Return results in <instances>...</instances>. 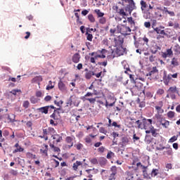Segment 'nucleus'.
Masks as SVG:
<instances>
[{"label": "nucleus", "instance_id": "1", "mask_svg": "<svg viewBox=\"0 0 180 180\" xmlns=\"http://www.w3.org/2000/svg\"><path fill=\"white\" fill-rule=\"evenodd\" d=\"M124 2L126 4H129L127 5L124 8H119V6L117 5L112 6V11H115V13H117V15H115V19L116 22H122V19H126L125 16H129V15H131V12L136 9V4L134 3V1L133 0H124ZM128 12V13H127ZM122 16V17H120Z\"/></svg>", "mask_w": 180, "mask_h": 180}, {"label": "nucleus", "instance_id": "2", "mask_svg": "<svg viewBox=\"0 0 180 180\" xmlns=\"http://www.w3.org/2000/svg\"><path fill=\"white\" fill-rule=\"evenodd\" d=\"M106 53H108V50L102 49L101 50L89 53L90 56H94L90 58V63L96 64V60H98V58H106Z\"/></svg>", "mask_w": 180, "mask_h": 180}, {"label": "nucleus", "instance_id": "3", "mask_svg": "<svg viewBox=\"0 0 180 180\" xmlns=\"http://www.w3.org/2000/svg\"><path fill=\"white\" fill-rule=\"evenodd\" d=\"M135 85L130 88L132 95L137 96L143 91V83L135 82Z\"/></svg>", "mask_w": 180, "mask_h": 180}, {"label": "nucleus", "instance_id": "4", "mask_svg": "<svg viewBox=\"0 0 180 180\" xmlns=\"http://www.w3.org/2000/svg\"><path fill=\"white\" fill-rule=\"evenodd\" d=\"M117 29L124 36H129L131 33V29L124 25H117Z\"/></svg>", "mask_w": 180, "mask_h": 180}, {"label": "nucleus", "instance_id": "5", "mask_svg": "<svg viewBox=\"0 0 180 180\" xmlns=\"http://www.w3.org/2000/svg\"><path fill=\"white\" fill-rule=\"evenodd\" d=\"M94 95H98V93L95 89L94 90V93L87 92L83 98L85 101H88L89 103L94 104L96 102V99H98V97L89 98V96H94Z\"/></svg>", "mask_w": 180, "mask_h": 180}, {"label": "nucleus", "instance_id": "6", "mask_svg": "<svg viewBox=\"0 0 180 180\" xmlns=\"http://www.w3.org/2000/svg\"><path fill=\"white\" fill-rule=\"evenodd\" d=\"M142 123H143V127L142 129L146 130H150V129H153L154 126H153V120L151 119H146L143 118L142 119Z\"/></svg>", "mask_w": 180, "mask_h": 180}, {"label": "nucleus", "instance_id": "7", "mask_svg": "<svg viewBox=\"0 0 180 180\" xmlns=\"http://www.w3.org/2000/svg\"><path fill=\"white\" fill-rule=\"evenodd\" d=\"M115 47H120L123 46V43H124V39L123 37L119 35L114 38Z\"/></svg>", "mask_w": 180, "mask_h": 180}, {"label": "nucleus", "instance_id": "8", "mask_svg": "<svg viewBox=\"0 0 180 180\" xmlns=\"http://www.w3.org/2000/svg\"><path fill=\"white\" fill-rule=\"evenodd\" d=\"M164 102L162 101H158L157 105L155 106V109L157 111V114L164 113Z\"/></svg>", "mask_w": 180, "mask_h": 180}, {"label": "nucleus", "instance_id": "9", "mask_svg": "<svg viewBox=\"0 0 180 180\" xmlns=\"http://www.w3.org/2000/svg\"><path fill=\"white\" fill-rule=\"evenodd\" d=\"M174 56V51H172V47L170 49H166L165 52L161 53L162 58H168V57H172Z\"/></svg>", "mask_w": 180, "mask_h": 180}, {"label": "nucleus", "instance_id": "10", "mask_svg": "<svg viewBox=\"0 0 180 180\" xmlns=\"http://www.w3.org/2000/svg\"><path fill=\"white\" fill-rule=\"evenodd\" d=\"M126 53V48H124L123 46H117L115 49V53L117 54V57H120V56H124Z\"/></svg>", "mask_w": 180, "mask_h": 180}, {"label": "nucleus", "instance_id": "11", "mask_svg": "<svg viewBox=\"0 0 180 180\" xmlns=\"http://www.w3.org/2000/svg\"><path fill=\"white\" fill-rule=\"evenodd\" d=\"M51 137L53 140V144H58V143H61V141H63V136L58 134H55L52 135Z\"/></svg>", "mask_w": 180, "mask_h": 180}, {"label": "nucleus", "instance_id": "12", "mask_svg": "<svg viewBox=\"0 0 180 180\" xmlns=\"http://www.w3.org/2000/svg\"><path fill=\"white\" fill-rule=\"evenodd\" d=\"M110 174L108 177L109 180H113V179H116V178L115 176H116V174H117V168L116 167V166H112L110 169Z\"/></svg>", "mask_w": 180, "mask_h": 180}, {"label": "nucleus", "instance_id": "13", "mask_svg": "<svg viewBox=\"0 0 180 180\" xmlns=\"http://www.w3.org/2000/svg\"><path fill=\"white\" fill-rule=\"evenodd\" d=\"M155 74H158V69H157V67H153L152 70L146 74V77H150L148 78L153 79V78L155 77Z\"/></svg>", "mask_w": 180, "mask_h": 180}, {"label": "nucleus", "instance_id": "14", "mask_svg": "<svg viewBox=\"0 0 180 180\" xmlns=\"http://www.w3.org/2000/svg\"><path fill=\"white\" fill-rule=\"evenodd\" d=\"M4 116L6 117V119L8 120V123H15V122H17V120H15L16 115H15L14 114H5L4 115Z\"/></svg>", "mask_w": 180, "mask_h": 180}, {"label": "nucleus", "instance_id": "15", "mask_svg": "<svg viewBox=\"0 0 180 180\" xmlns=\"http://www.w3.org/2000/svg\"><path fill=\"white\" fill-rule=\"evenodd\" d=\"M172 78L176 79L178 78V73H174V74H169L167 75V76L166 77V79L164 81L165 84V85H168V83L169 82V81H171V79H172Z\"/></svg>", "mask_w": 180, "mask_h": 180}, {"label": "nucleus", "instance_id": "16", "mask_svg": "<svg viewBox=\"0 0 180 180\" xmlns=\"http://www.w3.org/2000/svg\"><path fill=\"white\" fill-rule=\"evenodd\" d=\"M74 140H75V137L74 136H67L65 138V141L68 144L69 148H71L74 146Z\"/></svg>", "mask_w": 180, "mask_h": 180}, {"label": "nucleus", "instance_id": "17", "mask_svg": "<svg viewBox=\"0 0 180 180\" xmlns=\"http://www.w3.org/2000/svg\"><path fill=\"white\" fill-rule=\"evenodd\" d=\"M161 29H164V27H158L153 28V30H154V32H156V33L158 34H162V36H167V33L165 32V31L164 30H161Z\"/></svg>", "mask_w": 180, "mask_h": 180}, {"label": "nucleus", "instance_id": "18", "mask_svg": "<svg viewBox=\"0 0 180 180\" xmlns=\"http://www.w3.org/2000/svg\"><path fill=\"white\" fill-rule=\"evenodd\" d=\"M179 65V61H178V58H172L170 62V67L172 68H175V67H178Z\"/></svg>", "mask_w": 180, "mask_h": 180}, {"label": "nucleus", "instance_id": "19", "mask_svg": "<svg viewBox=\"0 0 180 180\" xmlns=\"http://www.w3.org/2000/svg\"><path fill=\"white\" fill-rule=\"evenodd\" d=\"M58 86L61 92H65L67 91V86H65V84H64V82H63L61 80L59 81Z\"/></svg>", "mask_w": 180, "mask_h": 180}, {"label": "nucleus", "instance_id": "20", "mask_svg": "<svg viewBox=\"0 0 180 180\" xmlns=\"http://www.w3.org/2000/svg\"><path fill=\"white\" fill-rule=\"evenodd\" d=\"M79 60H81V55L79 53H76L72 56V60L75 64H78Z\"/></svg>", "mask_w": 180, "mask_h": 180}, {"label": "nucleus", "instance_id": "21", "mask_svg": "<svg viewBox=\"0 0 180 180\" xmlns=\"http://www.w3.org/2000/svg\"><path fill=\"white\" fill-rule=\"evenodd\" d=\"M146 134H150V133H151L153 137H157V136H158V133H157V129L154 128V127H153V128H151L150 130H146Z\"/></svg>", "mask_w": 180, "mask_h": 180}, {"label": "nucleus", "instance_id": "22", "mask_svg": "<svg viewBox=\"0 0 180 180\" xmlns=\"http://www.w3.org/2000/svg\"><path fill=\"white\" fill-rule=\"evenodd\" d=\"M42 131H43L44 135L43 136H39V137L41 139H44V140L46 141H47V140H49V136H49L50 134V132H49V129H43Z\"/></svg>", "mask_w": 180, "mask_h": 180}, {"label": "nucleus", "instance_id": "23", "mask_svg": "<svg viewBox=\"0 0 180 180\" xmlns=\"http://www.w3.org/2000/svg\"><path fill=\"white\" fill-rule=\"evenodd\" d=\"M14 147L16 148V149H15L13 153V154L16 153H23V151H25V148H21L20 146H19V143H17L15 144Z\"/></svg>", "mask_w": 180, "mask_h": 180}, {"label": "nucleus", "instance_id": "24", "mask_svg": "<svg viewBox=\"0 0 180 180\" xmlns=\"http://www.w3.org/2000/svg\"><path fill=\"white\" fill-rule=\"evenodd\" d=\"M49 106H44L39 108H37L38 112L40 113H44V115H47L49 113Z\"/></svg>", "mask_w": 180, "mask_h": 180}, {"label": "nucleus", "instance_id": "25", "mask_svg": "<svg viewBox=\"0 0 180 180\" xmlns=\"http://www.w3.org/2000/svg\"><path fill=\"white\" fill-rule=\"evenodd\" d=\"M94 76H95V72L92 70H89L85 73L86 79H91Z\"/></svg>", "mask_w": 180, "mask_h": 180}, {"label": "nucleus", "instance_id": "26", "mask_svg": "<svg viewBox=\"0 0 180 180\" xmlns=\"http://www.w3.org/2000/svg\"><path fill=\"white\" fill-rule=\"evenodd\" d=\"M173 51L174 52L175 56H179L180 54V46L178 44H176L173 47Z\"/></svg>", "mask_w": 180, "mask_h": 180}, {"label": "nucleus", "instance_id": "27", "mask_svg": "<svg viewBox=\"0 0 180 180\" xmlns=\"http://www.w3.org/2000/svg\"><path fill=\"white\" fill-rule=\"evenodd\" d=\"M165 150H166L163 152V155H172V148L165 147Z\"/></svg>", "mask_w": 180, "mask_h": 180}, {"label": "nucleus", "instance_id": "28", "mask_svg": "<svg viewBox=\"0 0 180 180\" xmlns=\"http://www.w3.org/2000/svg\"><path fill=\"white\" fill-rule=\"evenodd\" d=\"M98 162L101 167H105L108 163V160H106L105 158H100Z\"/></svg>", "mask_w": 180, "mask_h": 180}, {"label": "nucleus", "instance_id": "29", "mask_svg": "<svg viewBox=\"0 0 180 180\" xmlns=\"http://www.w3.org/2000/svg\"><path fill=\"white\" fill-rule=\"evenodd\" d=\"M168 92H170L171 94H179V91L178 90V88L176 87V86H174L169 88Z\"/></svg>", "mask_w": 180, "mask_h": 180}, {"label": "nucleus", "instance_id": "30", "mask_svg": "<svg viewBox=\"0 0 180 180\" xmlns=\"http://www.w3.org/2000/svg\"><path fill=\"white\" fill-rule=\"evenodd\" d=\"M134 44H135L136 49L139 50H144V47H143L144 44L136 41L134 43Z\"/></svg>", "mask_w": 180, "mask_h": 180}, {"label": "nucleus", "instance_id": "31", "mask_svg": "<svg viewBox=\"0 0 180 180\" xmlns=\"http://www.w3.org/2000/svg\"><path fill=\"white\" fill-rule=\"evenodd\" d=\"M49 146L51 148V150H53V151H54V153H60V148L58 147L54 146V143H50Z\"/></svg>", "mask_w": 180, "mask_h": 180}, {"label": "nucleus", "instance_id": "32", "mask_svg": "<svg viewBox=\"0 0 180 180\" xmlns=\"http://www.w3.org/2000/svg\"><path fill=\"white\" fill-rule=\"evenodd\" d=\"M127 22L130 25L131 27L136 26V22H134V20H133V17H128Z\"/></svg>", "mask_w": 180, "mask_h": 180}, {"label": "nucleus", "instance_id": "33", "mask_svg": "<svg viewBox=\"0 0 180 180\" xmlns=\"http://www.w3.org/2000/svg\"><path fill=\"white\" fill-rule=\"evenodd\" d=\"M79 165H82V162L76 161V162L74 163L73 166H72L74 171H77V169H78V167H79Z\"/></svg>", "mask_w": 180, "mask_h": 180}, {"label": "nucleus", "instance_id": "34", "mask_svg": "<svg viewBox=\"0 0 180 180\" xmlns=\"http://www.w3.org/2000/svg\"><path fill=\"white\" fill-rule=\"evenodd\" d=\"M95 13L97 15V18H103L105 13H102L99 9L94 10Z\"/></svg>", "mask_w": 180, "mask_h": 180}, {"label": "nucleus", "instance_id": "35", "mask_svg": "<svg viewBox=\"0 0 180 180\" xmlns=\"http://www.w3.org/2000/svg\"><path fill=\"white\" fill-rule=\"evenodd\" d=\"M158 50H161V48L156 45L151 49L150 51L153 54H157Z\"/></svg>", "mask_w": 180, "mask_h": 180}, {"label": "nucleus", "instance_id": "36", "mask_svg": "<svg viewBox=\"0 0 180 180\" xmlns=\"http://www.w3.org/2000/svg\"><path fill=\"white\" fill-rule=\"evenodd\" d=\"M6 96L7 99H10V101H15V96H13V94L9 91L6 94Z\"/></svg>", "mask_w": 180, "mask_h": 180}, {"label": "nucleus", "instance_id": "37", "mask_svg": "<svg viewBox=\"0 0 180 180\" xmlns=\"http://www.w3.org/2000/svg\"><path fill=\"white\" fill-rule=\"evenodd\" d=\"M136 124H137V129H141V130H143V121H140V120H138L136 121Z\"/></svg>", "mask_w": 180, "mask_h": 180}, {"label": "nucleus", "instance_id": "38", "mask_svg": "<svg viewBox=\"0 0 180 180\" xmlns=\"http://www.w3.org/2000/svg\"><path fill=\"white\" fill-rule=\"evenodd\" d=\"M50 117L51 119H53V120H58V115H57V111L55 110L52 115H50Z\"/></svg>", "mask_w": 180, "mask_h": 180}, {"label": "nucleus", "instance_id": "39", "mask_svg": "<svg viewBox=\"0 0 180 180\" xmlns=\"http://www.w3.org/2000/svg\"><path fill=\"white\" fill-rule=\"evenodd\" d=\"M159 170L158 169H153L150 175L152 177H155L157 175H158Z\"/></svg>", "mask_w": 180, "mask_h": 180}, {"label": "nucleus", "instance_id": "40", "mask_svg": "<svg viewBox=\"0 0 180 180\" xmlns=\"http://www.w3.org/2000/svg\"><path fill=\"white\" fill-rule=\"evenodd\" d=\"M167 117L169 119H174L175 117V112H174V111H169L167 112Z\"/></svg>", "mask_w": 180, "mask_h": 180}, {"label": "nucleus", "instance_id": "41", "mask_svg": "<svg viewBox=\"0 0 180 180\" xmlns=\"http://www.w3.org/2000/svg\"><path fill=\"white\" fill-rule=\"evenodd\" d=\"M86 40L89 41H92V39H94V35L91 33L86 32Z\"/></svg>", "mask_w": 180, "mask_h": 180}, {"label": "nucleus", "instance_id": "42", "mask_svg": "<svg viewBox=\"0 0 180 180\" xmlns=\"http://www.w3.org/2000/svg\"><path fill=\"white\" fill-rule=\"evenodd\" d=\"M88 19L91 23H95V17H94V15L89 14L88 15Z\"/></svg>", "mask_w": 180, "mask_h": 180}, {"label": "nucleus", "instance_id": "43", "mask_svg": "<svg viewBox=\"0 0 180 180\" xmlns=\"http://www.w3.org/2000/svg\"><path fill=\"white\" fill-rule=\"evenodd\" d=\"M29 106H30V103L29 102V101H24L22 103V107L25 109H27V108H29Z\"/></svg>", "mask_w": 180, "mask_h": 180}, {"label": "nucleus", "instance_id": "44", "mask_svg": "<svg viewBox=\"0 0 180 180\" xmlns=\"http://www.w3.org/2000/svg\"><path fill=\"white\" fill-rule=\"evenodd\" d=\"M54 88V86L53 85V82L50 80L49 82V85L46 86V91H50V89H53Z\"/></svg>", "mask_w": 180, "mask_h": 180}, {"label": "nucleus", "instance_id": "45", "mask_svg": "<svg viewBox=\"0 0 180 180\" xmlns=\"http://www.w3.org/2000/svg\"><path fill=\"white\" fill-rule=\"evenodd\" d=\"M141 10L142 11H144V9H146V8H147V6H148V5H147V3L146 2V1H141Z\"/></svg>", "mask_w": 180, "mask_h": 180}, {"label": "nucleus", "instance_id": "46", "mask_svg": "<svg viewBox=\"0 0 180 180\" xmlns=\"http://www.w3.org/2000/svg\"><path fill=\"white\" fill-rule=\"evenodd\" d=\"M178 137H179V135L173 136L169 139V143H174V141H176V140H178Z\"/></svg>", "mask_w": 180, "mask_h": 180}, {"label": "nucleus", "instance_id": "47", "mask_svg": "<svg viewBox=\"0 0 180 180\" xmlns=\"http://www.w3.org/2000/svg\"><path fill=\"white\" fill-rule=\"evenodd\" d=\"M98 22L101 25H105L106 23V18L101 17Z\"/></svg>", "mask_w": 180, "mask_h": 180}, {"label": "nucleus", "instance_id": "48", "mask_svg": "<svg viewBox=\"0 0 180 180\" xmlns=\"http://www.w3.org/2000/svg\"><path fill=\"white\" fill-rule=\"evenodd\" d=\"M48 131L49 132V134L51 136H53L54 134V133H56V129H54V128H53V127H49Z\"/></svg>", "mask_w": 180, "mask_h": 180}, {"label": "nucleus", "instance_id": "49", "mask_svg": "<svg viewBox=\"0 0 180 180\" xmlns=\"http://www.w3.org/2000/svg\"><path fill=\"white\" fill-rule=\"evenodd\" d=\"M156 150H158V151H162L165 150V146H163L162 144L160 143L159 146L156 147Z\"/></svg>", "mask_w": 180, "mask_h": 180}, {"label": "nucleus", "instance_id": "50", "mask_svg": "<svg viewBox=\"0 0 180 180\" xmlns=\"http://www.w3.org/2000/svg\"><path fill=\"white\" fill-rule=\"evenodd\" d=\"M126 180H133V174L130 172H127Z\"/></svg>", "mask_w": 180, "mask_h": 180}, {"label": "nucleus", "instance_id": "51", "mask_svg": "<svg viewBox=\"0 0 180 180\" xmlns=\"http://www.w3.org/2000/svg\"><path fill=\"white\" fill-rule=\"evenodd\" d=\"M155 117L158 120H162L164 119V117H162V114H155Z\"/></svg>", "mask_w": 180, "mask_h": 180}, {"label": "nucleus", "instance_id": "52", "mask_svg": "<svg viewBox=\"0 0 180 180\" xmlns=\"http://www.w3.org/2000/svg\"><path fill=\"white\" fill-rule=\"evenodd\" d=\"M161 124H162V126H163V127L167 129L168 127V126H169V121L165 120V122H162Z\"/></svg>", "mask_w": 180, "mask_h": 180}, {"label": "nucleus", "instance_id": "53", "mask_svg": "<svg viewBox=\"0 0 180 180\" xmlns=\"http://www.w3.org/2000/svg\"><path fill=\"white\" fill-rule=\"evenodd\" d=\"M10 94H12V95L15 98L16 97V94H18V92H20V90L19 89H13L11 91H9Z\"/></svg>", "mask_w": 180, "mask_h": 180}, {"label": "nucleus", "instance_id": "54", "mask_svg": "<svg viewBox=\"0 0 180 180\" xmlns=\"http://www.w3.org/2000/svg\"><path fill=\"white\" fill-rule=\"evenodd\" d=\"M92 32H96V28H86V33H91Z\"/></svg>", "mask_w": 180, "mask_h": 180}, {"label": "nucleus", "instance_id": "55", "mask_svg": "<svg viewBox=\"0 0 180 180\" xmlns=\"http://www.w3.org/2000/svg\"><path fill=\"white\" fill-rule=\"evenodd\" d=\"M30 102L31 103H37V102H39V100L37 98H36L34 96H32L30 98Z\"/></svg>", "mask_w": 180, "mask_h": 180}, {"label": "nucleus", "instance_id": "56", "mask_svg": "<svg viewBox=\"0 0 180 180\" xmlns=\"http://www.w3.org/2000/svg\"><path fill=\"white\" fill-rule=\"evenodd\" d=\"M99 132L102 133L103 134H106V133H108V131L106 130V129H105V127H100L99 129Z\"/></svg>", "mask_w": 180, "mask_h": 180}, {"label": "nucleus", "instance_id": "57", "mask_svg": "<svg viewBox=\"0 0 180 180\" xmlns=\"http://www.w3.org/2000/svg\"><path fill=\"white\" fill-rule=\"evenodd\" d=\"M165 93V91H164V89H159L157 91V95H164Z\"/></svg>", "mask_w": 180, "mask_h": 180}, {"label": "nucleus", "instance_id": "58", "mask_svg": "<svg viewBox=\"0 0 180 180\" xmlns=\"http://www.w3.org/2000/svg\"><path fill=\"white\" fill-rule=\"evenodd\" d=\"M116 32H117L116 28H111L110 30V36H115V34L116 33Z\"/></svg>", "mask_w": 180, "mask_h": 180}, {"label": "nucleus", "instance_id": "59", "mask_svg": "<svg viewBox=\"0 0 180 180\" xmlns=\"http://www.w3.org/2000/svg\"><path fill=\"white\" fill-rule=\"evenodd\" d=\"M98 65H102L103 67H106L108 65V60H104L103 62H98Z\"/></svg>", "mask_w": 180, "mask_h": 180}, {"label": "nucleus", "instance_id": "60", "mask_svg": "<svg viewBox=\"0 0 180 180\" xmlns=\"http://www.w3.org/2000/svg\"><path fill=\"white\" fill-rule=\"evenodd\" d=\"M149 61H150V63H154V61H155V56H154V55H150V56H149Z\"/></svg>", "mask_w": 180, "mask_h": 180}, {"label": "nucleus", "instance_id": "61", "mask_svg": "<svg viewBox=\"0 0 180 180\" xmlns=\"http://www.w3.org/2000/svg\"><path fill=\"white\" fill-rule=\"evenodd\" d=\"M103 46H106L108 47V46H109V40L108 39H104L102 41Z\"/></svg>", "mask_w": 180, "mask_h": 180}, {"label": "nucleus", "instance_id": "62", "mask_svg": "<svg viewBox=\"0 0 180 180\" xmlns=\"http://www.w3.org/2000/svg\"><path fill=\"white\" fill-rule=\"evenodd\" d=\"M105 147L101 146V147L98 148V152L101 153L102 154L103 153H105Z\"/></svg>", "mask_w": 180, "mask_h": 180}, {"label": "nucleus", "instance_id": "63", "mask_svg": "<svg viewBox=\"0 0 180 180\" xmlns=\"http://www.w3.org/2000/svg\"><path fill=\"white\" fill-rule=\"evenodd\" d=\"M49 122H50V124H51V126H57L58 124L57 121H54V120H50Z\"/></svg>", "mask_w": 180, "mask_h": 180}, {"label": "nucleus", "instance_id": "64", "mask_svg": "<svg viewBox=\"0 0 180 180\" xmlns=\"http://www.w3.org/2000/svg\"><path fill=\"white\" fill-rule=\"evenodd\" d=\"M90 162H91L94 165H96V164H98V159H96V158L91 159Z\"/></svg>", "mask_w": 180, "mask_h": 180}]
</instances>
